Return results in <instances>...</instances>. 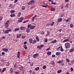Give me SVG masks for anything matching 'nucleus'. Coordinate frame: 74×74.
Here are the masks:
<instances>
[{"label":"nucleus","instance_id":"nucleus-59","mask_svg":"<svg viewBox=\"0 0 74 74\" xmlns=\"http://www.w3.org/2000/svg\"><path fill=\"white\" fill-rule=\"evenodd\" d=\"M20 51H18V55H20Z\"/></svg>","mask_w":74,"mask_h":74},{"label":"nucleus","instance_id":"nucleus-5","mask_svg":"<svg viewBox=\"0 0 74 74\" xmlns=\"http://www.w3.org/2000/svg\"><path fill=\"white\" fill-rule=\"evenodd\" d=\"M11 31H12V30H11V29H9L8 30H7L5 31L4 33L5 34H8V33H9V32H11Z\"/></svg>","mask_w":74,"mask_h":74},{"label":"nucleus","instance_id":"nucleus-58","mask_svg":"<svg viewBox=\"0 0 74 74\" xmlns=\"http://www.w3.org/2000/svg\"><path fill=\"white\" fill-rule=\"evenodd\" d=\"M71 63H72V64H73V63H74V60H72L71 61Z\"/></svg>","mask_w":74,"mask_h":74},{"label":"nucleus","instance_id":"nucleus-34","mask_svg":"<svg viewBox=\"0 0 74 74\" xmlns=\"http://www.w3.org/2000/svg\"><path fill=\"white\" fill-rule=\"evenodd\" d=\"M51 10H52V11H55V10H56V9H55V8H51Z\"/></svg>","mask_w":74,"mask_h":74},{"label":"nucleus","instance_id":"nucleus-28","mask_svg":"<svg viewBox=\"0 0 74 74\" xmlns=\"http://www.w3.org/2000/svg\"><path fill=\"white\" fill-rule=\"evenodd\" d=\"M60 48H61L60 51L61 52H63V51H64V49H63V48H62V46H61Z\"/></svg>","mask_w":74,"mask_h":74},{"label":"nucleus","instance_id":"nucleus-20","mask_svg":"<svg viewBox=\"0 0 74 74\" xmlns=\"http://www.w3.org/2000/svg\"><path fill=\"white\" fill-rule=\"evenodd\" d=\"M58 21L59 22L62 21V18H59L58 19Z\"/></svg>","mask_w":74,"mask_h":74},{"label":"nucleus","instance_id":"nucleus-31","mask_svg":"<svg viewBox=\"0 0 74 74\" xmlns=\"http://www.w3.org/2000/svg\"><path fill=\"white\" fill-rule=\"evenodd\" d=\"M19 69L20 70H22L23 69V67H19Z\"/></svg>","mask_w":74,"mask_h":74},{"label":"nucleus","instance_id":"nucleus-3","mask_svg":"<svg viewBox=\"0 0 74 74\" xmlns=\"http://www.w3.org/2000/svg\"><path fill=\"white\" fill-rule=\"evenodd\" d=\"M24 18L22 17H20V19L18 20V23H20V22H22L23 21V20Z\"/></svg>","mask_w":74,"mask_h":74},{"label":"nucleus","instance_id":"nucleus-1","mask_svg":"<svg viewBox=\"0 0 74 74\" xmlns=\"http://www.w3.org/2000/svg\"><path fill=\"white\" fill-rule=\"evenodd\" d=\"M9 23H10V21L9 20L7 21V22L5 23V29H8V27Z\"/></svg>","mask_w":74,"mask_h":74},{"label":"nucleus","instance_id":"nucleus-38","mask_svg":"<svg viewBox=\"0 0 74 74\" xmlns=\"http://www.w3.org/2000/svg\"><path fill=\"white\" fill-rule=\"evenodd\" d=\"M40 34H45V33L44 32L42 31L40 33Z\"/></svg>","mask_w":74,"mask_h":74},{"label":"nucleus","instance_id":"nucleus-7","mask_svg":"<svg viewBox=\"0 0 74 74\" xmlns=\"http://www.w3.org/2000/svg\"><path fill=\"white\" fill-rule=\"evenodd\" d=\"M29 42L30 44H32L33 42V39L30 38L29 39Z\"/></svg>","mask_w":74,"mask_h":74},{"label":"nucleus","instance_id":"nucleus-52","mask_svg":"<svg viewBox=\"0 0 74 74\" xmlns=\"http://www.w3.org/2000/svg\"><path fill=\"white\" fill-rule=\"evenodd\" d=\"M10 71H13V69H12V68H11L10 69Z\"/></svg>","mask_w":74,"mask_h":74},{"label":"nucleus","instance_id":"nucleus-42","mask_svg":"<svg viewBox=\"0 0 74 74\" xmlns=\"http://www.w3.org/2000/svg\"><path fill=\"white\" fill-rule=\"evenodd\" d=\"M51 4H53L54 5H56V2H54V3H53V1L51 2Z\"/></svg>","mask_w":74,"mask_h":74},{"label":"nucleus","instance_id":"nucleus-61","mask_svg":"<svg viewBox=\"0 0 74 74\" xmlns=\"http://www.w3.org/2000/svg\"><path fill=\"white\" fill-rule=\"evenodd\" d=\"M1 54L3 55H5V53H4V52H2Z\"/></svg>","mask_w":74,"mask_h":74},{"label":"nucleus","instance_id":"nucleus-56","mask_svg":"<svg viewBox=\"0 0 74 74\" xmlns=\"http://www.w3.org/2000/svg\"><path fill=\"white\" fill-rule=\"evenodd\" d=\"M69 3H67L66 5V7H69Z\"/></svg>","mask_w":74,"mask_h":74},{"label":"nucleus","instance_id":"nucleus-27","mask_svg":"<svg viewBox=\"0 0 74 74\" xmlns=\"http://www.w3.org/2000/svg\"><path fill=\"white\" fill-rule=\"evenodd\" d=\"M23 47L25 48V49H27V47L26 45H24Z\"/></svg>","mask_w":74,"mask_h":74},{"label":"nucleus","instance_id":"nucleus-50","mask_svg":"<svg viewBox=\"0 0 74 74\" xmlns=\"http://www.w3.org/2000/svg\"><path fill=\"white\" fill-rule=\"evenodd\" d=\"M32 4V3H31V2H30V1H29L28 3V5H30V4Z\"/></svg>","mask_w":74,"mask_h":74},{"label":"nucleus","instance_id":"nucleus-23","mask_svg":"<svg viewBox=\"0 0 74 74\" xmlns=\"http://www.w3.org/2000/svg\"><path fill=\"white\" fill-rule=\"evenodd\" d=\"M74 48H72L71 49V50L69 51V52H72L73 51H74Z\"/></svg>","mask_w":74,"mask_h":74},{"label":"nucleus","instance_id":"nucleus-63","mask_svg":"<svg viewBox=\"0 0 74 74\" xmlns=\"http://www.w3.org/2000/svg\"><path fill=\"white\" fill-rule=\"evenodd\" d=\"M24 44H27V42L25 41L24 43Z\"/></svg>","mask_w":74,"mask_h":74},{"label":"nucleus","instance_id":"nucleus-44","mask_svg":"<svg viewBox=\"0 0 74 74\" xmlns=\"http://www.w3.org/2000/svg\"><path fill=\"white\" fill-rule=\"evenodd\" d=\"M60 46L58 48H57L56 49H57V51H59V49H60Z\"/></svg>","mask_w":74,"mask_h":74},{"label":"nucleus","instance_id":"nucleus-24","mask_svg":"<svg viewBox=\"0 0 74 74\" xmlns=\"http://www.w3.org/2000/svg\"><path fill=\"white\" fill-rule=\"evenodd\" d=\"M69 40L68 39H65L64 40L63 42H67V41H69Z\"/></svg>","mask_w":74,"mask_h":74},{"label":"nucleus","instance_id":"nucleus-45","mask_svg":"<svg viewBox=\"0 0 74 74\" xmlns=\"http://www.w3.org/2000/svg\"><path fill=\"white\" fill-rule=\"evenodd\" d=\"M54 24V22H52L51 23V24H50V25H51V26H53V25Z\"/></svg>","mask_w":74,"mask_h":74},{"label":"nucleus","instance_id":"nucleus-51","mask_svg":"<svg viewBox=\"0 0 74 74\" xmlns=\"http://www.w3.org/2000/svg\"><path fill=\"white\" fill-rule=\"evenodd\" d=\"M25 36H22V38L23 39H24V38H25Z\"/></svg>","mask_w":74,"mask_h":74},{"label":"nucleus","instance_id":"nucleus-37","mask_svg":"<svg viewBox=\"0 0 74 74\" xmlns=\"http://www.w3.org/2000/svg\"><path fill=\"white\" fill-rule=\"evenodd\" d=\"M70 27L71 28V27H73V25L72 24H70Z\"/></svg>","mask_w":74,"mask_h":74},{"label":"nucleus","instance_id":"nucleus-41","mask_svg":"<svg viewBox=\"0 0 74 74\" xmlns=\"http://www.w3.org/2000/svg\"><path fill=\"white\" fill-rule=\"evenodd\" d=\"M46 66L44 65L42 67L43 69H46Z\"/></svg>","mask_w":74,"mask_h":74},{"label":"nucleus","instance_id":"nucleus-30","mask_svg":"<svg viewBox=\"0 0 74 74\" xmlns=\"http://www.w3.org/2000/svg\"><path fill=\"white\" fill-rule=\"evenodd\" d=\"M29 22V20H25L23 22V23H26V22Z\"/></svg>","mask_w":74,"mask_h":74},{"label":"nucleus","instance_id":"nucleus-29","mask_svg":"<svg viewBox=\"0 0 74 74\" xmlns=\"http://www.w3.org/2000/svg\"><path fill=\"white\" fill-rule=\"evenodd\" d=\"M15 12V11L14 10H11L10 11V13H14V12Z\"/></svg>","mask_w":74,"mask_h":74},{"label":"nucleus","instance_id":"nucleus-10","mask_svg":"<svg viewBox=\"0 0 74 74\" xmlns=\"http://www.w3.org/2000/svg\"><path fill=\"white\" fill-rule=\"evenodd\" d=\"M17 36V38H20L21 37V34H17L16 35Z\"/></svg>","mask_w":74,"mask_h":74},{"label":"nucleus","instance_id":"nucleus-33","mask_svg":"<svg viewBox=\"0 0 74 74\" xmlns=\"http://www.w3.org/2000/svg\"><path fill=\"white\" fill-rule=\"evenodd\" d=\"M63 62V60L61 61V60H60V61H58L57 63H62Z\"/></svg>","mask_w":74,"mask_h":74},{"label":"nucleus","instance_id":"nucleus-57","mask_svg":"<svg viewBox=\"0 0 74 74\" xmlns=\"http://www.w3.org/2000/svg\"><path fill=\"white\" fill-rule=\"evenodd\" d=\"M49 25H50V23H48L46 24V26H49Z\"/></svg>","mask_w":74,"mask_h":74},{"label":"nucleus","instance_id":"nucleus-22","mask_svg":"<svg viewBox=\"0 0 74 74\" xmlns=\"http://www.w3.org/2000/svg\"><path fill=\"white\" fill-rule=\"evenodd\" d=\"M62 70H60L57 71V73H58V74H60V73H62Z\"/></svg>","mask_w":74,"mask_h":74},{"label":"nucleus","instance_id":"nucleus-8","mask_svg":"<svg viewBox=\"0 0 74 74\" xmlns=\"http://www.w3.org/2000/svg\"><path fill=\"white\" fill-rule=\"evenodd\" d=\"M51 64L53 66H54L55 64V62H54V61H53L51 63Z\"/></svg>","mask_w":74,"mask_h":74},{"label":"nucleus","instance_id":"nucleus-43","mask_svg":"<svg viewBox=\"0 0 74 74\" xmlns=\"http://www.w3.org/2000/svg\"><path fill=\"white\" fill-rule=\"evenodd\" d=\"M25 6H23L22 8V10H25Z\"/></svg>","mask_w":74,"mask_h":74},{"label":"nucleus","instance_id":"nucleus-15","mask_svg":"<svg viewBox=\"0 0 74 74\" xmlns=\"http://www.w3.org/2000/svg\"><path fill=\"white\" fill-rule=\"evenodd\" d=\"M21 15V12H19L18 13V14L17 15V17H20Z\"/></svg>","mask_w":74,"mask_h":74},{"label":"nucleus","instance_id":"nucleus-46","mask_svg":"<svg viewBox=\"0 0 74 74\" xmlns=\"http://www.w3.org/2000/svg\"><path fill=\"white\" fill-rule=\"evenodd\" d=\"M9 65H10V62H8L6 64V66H9Z\"/></svg>","mask_w":74,"mask_h":74},{"label":"nucleus","instance_id":"nucleus-55","mask_svg":"<svg viewBox=\"0 0 74 74\" xmlns=\"http://www.w3.org/2000/svg\"><path fill=\"white\" fill-rule=\"evenodd\" d=\"M18 1V0H15L14 1V3H17V1Z\"/></svg>","mask_w":74,"mask_h":74},{"label":"nucleus","instance_id":"nucleus-25","mask_svg":"<svg viewBox=\"0 0 74 74\" xmlns=\"http://www.w3.org/2000/svg\"><path fill=\"white\" fill-rule=\"evenodd\" d=\"M19 28H17L15 29H14L15 32H16L17 31H19Z\"/></svg>","mask_w":74,"mask_h":74},{"label":"nucleus","instance_id":"nucleus-54","mask_svg":"<svg viewBox=\"0 0 74 74\" xmlns=\"http://www.w3.org/2000/svg\"><path fill=\"white\" fill-rule=\"evenodd\" d=\"M12 5H13L12 4H10V6H9V7H11V6H12Z\"/></svg>","mask_w":74,"mask_h":74},{"label":"nucleus","instance_id":"nucleus-4","mask_svg":"<svg viewBox=\"0 0 74 74\" xmlns=\"http://www.w3.org/2000/svg\"><path fill=\"white\" fill-rule=\"evenodd\" d=\"M44 45H40V46H38L37 47V48L38 49H41V48H42L43 47H44Z\"/></svg>","mask_w":74,"mask_h":74},{"label":"nucleus","instance_id":"nucleus-21","mask_svg":"<svg viewBox=\"0 0 74 74\" xmlns=\"http://www.w3.org/2000/svg\"><path fill=\"white\" fill-rule=\"evenodd\" d=\"M36 38L37 41H40V40H39V38H38V36H36Z\"/></svg>","mask_w":74,"mask_h":74},{"label":"nucleus","instance_id":"nucleus-62","mask_svg":"<svg viewBox=\"0 0 74 74\" xmlns=\"http://www.w3.org/2000/svg\"><path fill=\"white\" fill-rule=\"evenodd\" d=\"M3 19V17H1L0 18V21H1Z\"/></svg>","mask_w":74,"mask_h":74},{"label":"nucleus","instance_id":"nucleus-14","mask_svg":"<svg viewBox=\"0 0 74 74\" xmlns=\"http://www.w3.org/2000/svg\"><path fill=\"white\" fill-rule=\"evenodd\" d=\"M2 49L3 51H5V52H7V51H8V49L6 48H5V49L3 48Z\"/></svg>","mask_w":74,"mask_h":74},{"label":"nucleus","instance_id":"nucleus-47","mask_svg":"<svg viewBox=\"0 0 74 74\" xmlns=\"http://www.w3.org/2000/svg\"><path fill=\"white\" fill-rule=\"evenodd\" d=\"M35 18L34 17L32 18V22H34V20Z\"/></svg>","mask_w":74,"mask_h":74},{"label":"nucleus","instance_id":"nucleus-49","mask_svg":"<svg viewBox=\"0 0 74 74\" xmlns=\"http://www.w3.org/2000/svg\"><path fill=\"white\" fill-rule=\"evenodd\" d=\"M47 41H48V39H45V42H47Z\"/></svg>","mask_w":74,"mask_h":74},{"label":"nucleus","instance_id":"nucleus-26","mask_svg":"<svg viewBox=\"0 0 74 74\" xmlns=\"http://www.w3.org/2000/svg\"><path fill=\"white\" fill-rule=\"evenodd\" d=\"M15 16V14H12L10 15L11 17H14V16Z\"/></svg>","mask_w":74,"mask_h":74},{"label":"nucleus","instance_id":"nucleus-13","mask_svg":"<svg viewBox=\"0 0 74 74\" xmlns=\"http://www.w3.org/2000/svg\"><path fill=\"white\" fill-rule=\"evenodd\" d=\"M6 70V68H3L2 71H1V73H3L4 72V71H5Z\"/></svg>","mask_w":74,"mask_h":74},{"label":"nucleus","instance_id":"nucleus-9","mask_svg":"<svg viewBox=\"0 0 74 74\" xmlns=\"http://www.w3.org/2000/svg\"><path fill=\"white\" fill-rule=\"evenodd\" d=\"M38 55V53H37L36 54H34L33 56V58H35L36 57V56H37Z\"/></svg>","mask_w":74,"mask_h":74},{"label":"nucleus","instance_id":"nucleus-53","mask_svg":"<svg viewBox=\"0 0 74 74\" xmlns=\"http://www.w3.org/2000/svg\"><path fill=\"white\" fill-rule=\"evenodd\" d=\"M30 1L31 2V4H32V3H34V0H32L31 1Z\"/></svg>","mask_w":74,"mask_h":74},{"label":"nucleus","instance_id":"nucleus-64","mask_svg":"<svg viewBox=\"0 0 74 74\" xmlns=\"http://www.w3.org/2000/svg\"><path fill=\"white\" fill-rule=\"evenodd\" d=\"M56 56L55 55H52V57H53V58H54V57H55Z\"/></svg>","mask_w":74,"mask_h":74},{"label":"nucleus","instance_id":"nucleus-2","mask_svg":"<svg viewBox=\"0 0 74 74\" xmlns=\"http://www.w3.org/2000/svg\"><path fill=\"white\" fill-rule=\"evenodd\" d=\"M65 47L66 49L69 48L70 47V44L69 43H66L65 44Z\"/></svg>","mask_w":74,"mask_h":74},{"label":"nucleus","instance_id":"nucleus-11","mask_svg":"<svg viewBox=\"0 0 74 74\" xmlns=\"http://www.w3.org/2000/svg\"><path fill=\"white\" fill-rule=\"evenodd\" d=\"M35 27H36V26L34 25H33L32 26H31V27L30 28V29H31V30H32V29H34Z\"/></svg>","mask_w":74,"mask_h":74},{"label":"nucleus","instance_id":"nucleus-32","mask_svg":"<svg viewBox=\"0 0 74 74\" xmlns=\"http://www.w3.org/2000/svg\"><path fill=\"white\" fill-rule=\"evenodd\" d=\"M32 26V24H29L28 26H27V27H28V28H29L30 27H31Z\"/></svg>","mask_w":74,"mask_h":74},{"label":"nucleus","instance_id":"nucleus-18","mask_svg":"<svg viewBox=\"0 0 74 74\" xmlns=\"http://www.w3.org/2000/svg\"><path fill=\"white\" fill-rule=\"evenodd\" d=\"M29 32H30V29H29V28H27L26 32L27 33H29Z\"/></svg>","mask_w":74,"mask_h":74},{"label":"nucleus","instance_id":"nucleus-19","mask_svg":"<svg viewBox=\"0 0 74 74\" xmlns=\"http://www.w3.org/2000/svg\"><path fill=\"white\" fill-rule=\"evenodd\" d=\"M56 40H54L52 41L51 42L52 44H53V43H56Z\"/></svg>","mask_w":74,"mask_h":74},{"label":"nucleus","instance_id":"nucleus-35","mask_svg":"<svg viewBox=\"0 0 74 74\" xmlns=\"http://www.w3.org/2000/svg\"><path fill=\"white\" fill-rule=\"evenodd\" d=\"M42 7H45V8H47V7H48V5H42Z\"/></svg>","mask_w":74,"mask_h":74},{"label":"nucleus","instance_id":"nucleus-16","mask_svg":"<svg viewBox=\"0 0 74 74\" xmlns=\"http://www.w3.org/2000/svg\"><path fill=\"white\" fill-rule=\"evenodd\" d=\"M37 42V41H36V40H34L33 41H32V44H34L35 43H36V42Z\"/></svg>","mask_w":74,"mask_h":74},{"label":"nucleus","instance_id":"nucleus-6","mask_svg":"<svg viewBox=\"0 0 74 74\" xmlns=\"http://www.w3.org/2000/svg\"><path fill=\"white\" fill-rule=\"evenodd\" d=\"M71 20V18H68V19L66 20V19H64L66 22H69V21H70Z\"/></svg>","mask_w":74,"mask_h":74},{"label":"nucleus","instance_id":"nucleus-60","mask_svg":"<svg viewBox=\"0 0 74 74\" xmlns=\"http://www.w3.org/2000/svg\"><path fill=\"white\" fill-rule=\"evenodd\" d=\"M2 39H5V36H3L2 37Z\"/></svg>","mask_w":74,"mask_h":74},{"label":"nucleus","instance_id":"nucleus-17","mask_svg":"<svg viewBox=\"0 0 74 74\" xmlns=\"http://www.w3.org/2000/svg\"><path fill=\"white\" fill-rule=\"evenodd\" d=\"M47 54L48 55L50 56L51 55V52L50 51H48L47 52Z\"/></svg>","mask_w":74,"mask_h":74},{"label":"nucleus","instance_id":"nucleus-12","mask_svg":"<svg viewBox=\"0 0 74 74\" xmlns=\"http://www.w3.org/2000/svg\"><path fill=\"white\" fill-rule=\"evenodd\" d=\"M25 27H20V30H25Z\"/></svg>","mask_w":74,"mask_h":74},{"label":"nucleus","instance_id":"nucleus-39","mask_svg":"<svg viewBox=\"0 0 74 74\" xmlns=\"http://www.w3.org/2000/svg\"><path fill=\"white\" fill-rule=\"evenodd\" d=\"M66 61L67 62H68V63H69V62H70V60H69V59H67V58H66Z\"/></svg>","mask_w":74,"mask_h":74},{"label":"nucleus","instance_id":"nucleus-40","mask_svg":"<svg viewBox=\"0 0 74 74\" xmlns=\"http://www.w3.org/2000/svg\"><path fill=\"white\" fill-rule=\"evenodd\" d=\"M39 67H38L35 68V70L36 71H38V70H39Z\"/></svg>","mask_w":74,"mask_h":74},{"label":"nucleus","instance_id":"nucleus-48","mask_svg":"<svg viewBox=\"0 0 74 74\" xmlns=\"http://www.w3.org/2000/svg\"><path fill=\"white\" fill-rule=\"evenodd\" d=\"M73 70H74V69H73V67L71 68V71H73Z\"/></svg>","mask_w":74,"mask_h":74},{"label":"nucleus","instance_id":"nucleus-36","mask_svg":"<svg viewBox=\"0 0 74 74\" xmlns=\"http://www.w3.org/2000/svg\"><path fill=\"white\" fill-rule=\"evenodd\" d=\"M60 52H57L56 53V55H60Z\"/></svg>","mask_w":74,"mask_h":74}]
</instances>
